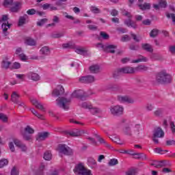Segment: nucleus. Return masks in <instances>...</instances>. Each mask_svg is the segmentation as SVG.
<instances>
[{
    "mask_svg": "<svg viewBox=\"0 0 175 175\" xmlns=\"http://www.w3.org/2000/svg\"><path fill=\"white\" fill-rule=\"evenodd\" d=\"M71 98H78L81 100H85L88 98V94L83 90H75L72 93Z\"/></svg>",
    "mask_w": 175,
    "mask_h": 175,
    "instance_id": "obj_9",
    "label": "nucleus"
},
{
    "mask_svg": "<svg viewBox=\"0 0 175 175\" xmlns=\"http://www.w3.org/2000/svg\"><path fill=\"white\" fill-rule=\"evenodd\" d=\"M25 43L28 46H36V42L35 41V40H33L32 38H27L25 40Z\"/></svg>",
    "mask_w": 175,
    "mask_h": 175,
    "instance_id": "obj_38",
    "label": "nucleus"
},
{
    "mask_svg": "<svg viewBox=\"0 0 175 175\" xmlns=\"http://www.w3.org/2000/svg\"><path fill=\"white\" fill-rule=\"evenodd\" d=\"M75 53L83 55V54H85V50H84L83 48H77L75 49Z\"/></svg>",
    "mask_w": 175,
    "mask_h": 175,
    "instance_id": "obj_50",
    "label": "nucleus"
},
{
    "mask_svg": "<svg viewBox=\"0 0 175 175\" xmlns=\"http://www.w3.org/2000/svg\"><path fill=\"white\" fill-rule=\"evenodd\" d=\"M156 81L159 84H167L172 83V77L166 71L163 70L157 73L156 76Z\"/></svg>",
    "mask_w": 175,
    "mask_h": 175,
    "instance_id": "obj_1",
    "label": "nucleus"
},
{
    "mask_svg": "<svg viewBox=\"0 0 175 175\" xmlns=\"http://www.w3.org/2000/svg\"><path fill=\"white\" fill-rule=\"evenodd\" d=\"M24 140L29 141L31 140L32 136L31 135H28L26 133H22Z\"/></svg>",
    "mask_w": 175,
    "mask_h": 175,
    "instance_id": "obj_54",
    "label": "nucleus"
},
{
    "mask_svg": "<svg viewBox=\"0 0 175 175\" xmlns=\"http://www.w3.org/2000/svg\"><path fill=\"white\" fill-rule=\"evenodd\" d=\"M159 32V30L158 29H153L150 33V38H155L157 36H158V33Z\"/></svg>",
    "mask_w": 175,
    "mask_h": 175,
    "instance_id": "obj_45",
    "label": "nucleus"
},
{
    "mask_svg": "<svg viewBox=\"0 0 175 175\" xmlns=\"http://www.w3.org/2000/svg\"><path fill=\"white\" fill-rule=\"evenodd\" d=\"M170 129L172 131V133H175V124L174 122H170Z\"/></svg>",
    "mask_w": 175,
    "mask_h": 175,
    "instance_id": "obj_61",
    "label": "nucleus"
},
{
    "mask_svg": "<svg viewBox=\"0 0 175 175\" xmlns=\"http://www.w3.org/2000/svg\"><path fill=\"white\" fill-rule=\"evenodd\" d=\"M18 99H20V96L16 92H13L11 95V100L13 103L18 104Z\"/></svg>",
    "mask_w": 175,
    "mask_h": 175,
    "instance_id": "obj_25",
    "label": "nucleus"
},
{
    "mask_svg": "<svg viewBox=\"0 0 175 175\" xmlns=\"http://www.w3.org/2000/svg\"><path fill=\"white\" fill-rule=\"evenodd\" d=\"M79 81L83 84H90L91 83H94L95 81V77L92 75H88L85 77H80L79 78Z\"/></svg>",
    "mask_w": 175,
    "mask_h": 175,
    "instance_id": "obj_11",
    "label": "nucleus"
},
{
    "mask_svg": "<svg viewBox=\"0 0 175 175\" xmlns=\"http://www.w3.org/2000/svg\"><path fill=\"white\" fill-rule=\"evenodd\" d=\"M165 166H166V161H157V165H156V167L157 168L165 167Z\"/></svg>",
    "mask_w": 175,
    "mask_h": 175,
    "instance_id": "obj_46",
    "label": "nucleus"
},
{
    "mask_svg": "<svg viewBox=\"0 0 175 175\" xmlns=\"http://www.w3.org/2000/svg\"><path fill=\"white\" fill-rule=\"evenodd\" d=\"M99 69L100 68L98 65H93L90 67V71L92 73H98Z\"/></svg>",
    "mask_w": 175,
    "mask_h": 175,
    "instance_id": "obj_34",
    "label": "nucleus"
},
{
    "mask_svg": "<svg viewBox=\"0 0 175 175\" xmlns=\"http://www.w3.org/2000/svg\"><path fill=\"white\" fill-rule=\"evenodd\" d=\"M47 21H49V20L47 18H42V19H40V21H38L37 22V25L38 27H43V25L47 23Z\"/></svg>",
    "mask_w": 175,
    "mask_h": 175,
    "instance_id": "obj_44",
    "label": "nucleus"
},
{
    "mask_svg": "<svg viewBox=\"0 0 175 175\" xmlns=\"http://www.w3.org/2000/svg\"><path fill=\"white\" fill-rule=\"evenodd\" d=\"M100 36H101V38H103V39H104L105 40H107V39H109V34L103 32V31H101L100 33Z\"/></svg>",
    "mask_w": 175,
    "mask_h": 175,
    "instance_id": "obj_60",
    "label": "nucleus"
},
{
    "mask_svg": "<svg viewBox=\"0 0 175 175\" xmlns=\"http://www.w3.org/2000/svg\"><path fill=\"white\" fill-rule=\"evenodd\" d=\"M132 129L133 135L139 136V135H140V130L142 129V126L139 124H135V123H133Z\"/></svg>",
    "mask_w": 175,
    "mask_h": 175,
    "instance_id": "obj_20",
    "label": "nucleus"
},
{
    "mask_svg": "<svg viewBox=\"0 0 175 175\" xmlns=\"http://www.w3.org/2000/svg\"><path fill=\"white\" fill-rule=\"evenodd\" d=\"M0 24H1V29L4 36H8L9 35L8 29H10V27H12V24L9 23V16L8 15H2L1 18H0Z\"/></svg>",
    "mask_w": 175,
    "mask_h": 175,
    "instance_id": "obj_2",
    "label": "nucleus"
},
{
    "mask_svg": "<svg viewBox=\"0 0 175 175\" xmlns=\"http://www.w3.org/2000/svg\"><path fill=\"white\" fill-rule=\"evenodd\" d=\"M65 93V89L62 85H58L56 89L53 90L52 95L53 96H59Z\"/></svg>",
    "mask_w": 175,
    "mask_h": 175,
    "instance_id": "obj_17",
    "label": "nucleus"
},
{
    "mask_svg": "<svg viewBox=\"0 0 175 175\" xmlns=\"http://www.w3.org/2000/svg\"><path fill=\"white\" fill-rule=\"evenodd\" d=\"M147 61H148V59L146 57L144 56H141V57L133 60L132 63L133 64H138V62H147Z\"/></svg>",
    "mask_w": 175,
    "mask_h": 175,
    "instance_id": "obj_29",
    "label": "nucleus"
},
{
    "mask_svg": "<svg viewBox=\"0 0 175 175\" xmlns=\"http://www.w3.org/2000/svg\"><path fill=\"white\" fill-rule=\"evenodd\" d=\"M159 5L160 8H166L167 6V3L166 0H159Z\"/></svg>",
    "mask_w": 175,
    "mask_h": 175,
    "instance_id": "obj_55",
    "label": "nucleus"
},
{
    "mask_svg": "<svg viewBox=\"0 0 175 175\" xmlns=\"http://www.w3.org/2000/svg\"><path fill=\"white\" fill-rule=\"evenodd\" d=\"M11 175H18V171L16 168V167H13L11 170Z\"/></svg>",
    "mask_w": 175,
    "mask_h": 175,
    "instance_id": "obj_62",
    "label": "nucleus"
},
{
    "mask_svg": "<svg viewBox=\"0 0 175 175\" xmlns=\"http://www.w3.org/2000/svg\"><path fill=\"white\" fill-rule=\"evenodd\" d=\"M98 142H99V143H100V144H103V146H105V147H107V148H111V145H110L109 143H107V142H106V140H105V139L99 138Z\"/></svg>",
    "mask_w": 175,
    "mask_h": 175,
    "instance_id": "obj_35",
    "label": "nucleus"
},
{
    "mask_svg": "<svg viewBox=\"0 0 175 175\" xmlns=\"http://www.w3.org/2000/svg\"><path fill=\"white\" fill-rule=\"evenodd\" d=\"M134 156L135 159H140V158H142L143 161H146V159H147V155L143 153H135Z\"/></svg>",
    "mask_w": 175,
    "mask_h": 175,
    "instance_id": "obj_32",
    "label": "nucleus"
},
{
    "mask_svg": "<svg viewBox=\"0 0 175 175\" xmlns=\"http://www.w3.org/2000/svg\"><path fill=\"white\" fill-rule=\"evenodd\" d=\"M122 14L123 16H125L126 17H128L129 19L124 21L125 25L128 27H131V28H133V29H136L137 28V25L136 24V22L132 21L131 18H132V15L131 14V12L126 11V10H123L122 11Z\"/></svg>",
    "mask_w": 175,
    "mask_h": 175,
    "instance_id": "obj_4",
    "label": "nucleus"
},
{
    "mask_svg": "<svg viewBox=\"0 0 175 175\" xmlns=\"http://www.w3.org/2000/svg\"><path fill=\"white\" fill-rule=\"evenodd\" d=\"M31 103L37 109H39V110H41L42 111H44V107H43V105H41L40 103H39L36 99L31 100Z\"/></svg>",
    "mask_w": 175,
    "mask_h": 175,
    "instance_id": "obj_24",
    "label": "nucleus"
},
{
    "mask_svg": "<svg viewBox=\"0 0 175 175\" xmlns=\"http://www.w3.org/2000/svg\"><path fill=\"white\" fill-rule=\"evenodd\" d=\"M0 120L3 121V122H8V116L3 113H0Z\"/></svg>",
    "mask_w": 175,
    "mask_h": 175,
    "instance_id": "obj_58",
    "label": "nucleus"
},
{
    "mask_svg": "<svg viewBox=\"0 0 175 175\" xmlns=\"http://www.w3.org/2000/svg\"><path fill=\"white\" fill-rule=\"evenodd\" d=\"M81 175H92V174L91 173V170L85 168V170H83Z\"/></svg>",
    "mask_w": 175,
    "mask_h": 175,
    "instance_id": "obj_64",
    "label": "nucleus"
},
{
    "mask_svg": "<svg viewBox=\"0 0 175 175\" xmlns=\"http://www.w3.org/2000/svg\"><path fill=\"white\" fill-rule=\"evenodd\" d=\"M139 44H131L129 46L130 50H132L133 51H137L139 50Z\"/></svg>",
    "mask_w": 175,
    "mask_h": 175,
    "instance_id": "obj_48",
    "label": "nucleus"
},
{
    "mask_svg": "<svg viewBox=\"0 0 175 175\" xmlns=\"http://www.w3.org/2000/svg\"><path fill=\"white\" fill-rule=\"evenodd\" d=\"M118 100L120 103H135L133 98L128 96H118Z\"/></svg>",
    "mask_w": 175,
    "mask_h": 175,
    "instance_id": "obj_13",
    "label": "nucleus"
},
{
    "mask_svg": "<svg viewBox=\"0 0 175 175\" xmlns=\"http://www.w3.org/2000/svg\"><path fill=\"white\" fill-rule=\"evenodd\" d=\"M110 111L113 116H121L124 113V107L120 105L112 106L110 107Z\"/></svg>",
    "mask_w": 175,
    "mask_h": 175,
    "instance_id": "obj_10",
    "label": "nucleus"
},
{
    "mask_svg": "<svg viewBox=\"0 0 175 175\" xmlns=\"http://www.w3.org/2000/svg\"><path fill=\"white\" fill-rule=\"evenodd\" d=\"M138 6L141 10H150V9H151V4L150 3L139 4Z\"/></svg>",
    "mask_w": 175,
    "mask_h": 175,
    "instance_id": "obj_28",
    "label": "nucleus"
},
{
    "mask_svg": "<svg viewBox=\"0 0 175 175\" xmlns=\"http://www.w3.org/2000/svg\"><path fill=\"white\" fill-rule=\"evenodd\" d=\"M27 18H28V15L27 14H24V16H21L18 21V25L20 27H21V25H24V24H25Z\"/></svg>",
    "mask_w": 175,
    "mask_h": 175,
    "instance_id": "obj_30",
    "label": "nucleus"
},
{
    "mask_svg": "<svg viewBox=\"0 0 175 175\" xmlns=\"http://www.w3.org/2000/svg\"><path fill=\"white\" fill-rule=\"evenodd\" d=\"M13 0H5L3 2V5L5 8H10L11 6H13Z\"/></svg>",
    "mask_w": 175,
    "mask_h": 175,
    "instance_id": "obj_43",
    "label": "nucleus"
},
{
    "mask_svg": "<svg viewBox=\"0 0 175 175\" xmlns=\"http://www.w3.org/2000/svg\"><path fill=\"white\" fill-rule=\"evenodd\" d=\"M13 142L15 146L18 148H21L22 151H27V146L20 139H14Z\"/></svg>",
    "mask_w": 175,
    "mask_h": 175,
    "instance_id": "obj_18",
    "label": "nucleus"
},
{
    "mask_svg": "<svg viewBox=\"0 0 175 175\" xmlns=\"http://www.w3.org/2000/svg\"><path fill=\"white\" fill-rule=\"evenodd\" d=\"M169 51L172 54L174 55L175 54V46L174 45L170 46H169Z\"/></svg>",
    "mask_w": 175,
    "mask_h": 175,
    "instance_id": "obj_63",
    "label": "nucleus"
},
{
    "mask_svg": "<svg viewBox=\"0 0 175 175\" xmlns=\"http://www.w3.org/2000/svg\"><path fill=\"white\" fill-rule=\"evenodd\" d=\"M9 165V161L6 159H2L0 160V169L2 167H5V166H8Z\"/></svg>",
    "mask_w": 175,
    "mask_h": 175,
    "instance_id": "obj_36",
    "label": "nucleus"
},
{
    "mask_svg": "<svg viewBox=\"0 0 175 175\" xmlns=\"http://www.w3.org/2000/svg\"><path fill=\"white\" fill-rule=\"evenodd\" d=\"M112 142L116 143L117 144H120V146L122 145V142H121V139H120V137H113L112 138Z\"/></svg>",
    "mask_w": 175,
    "mask_h": 175,
    "instance_id": "obj_53",
    "label": "nucleus"
},
{
    "mask_svg": "<svg viewBox=\"0 0 175 175\" xmlns=\"http://www.w3.org/2000/svg\"><path fill=\"white\" fill-rule=\"evenodd\" d=\"M9 59L8 57H5L1 62V68L3 69H9L10 65H12V62H9Z\"/></svg>",
    "mask_w": 175,
    "mask_h": 175,
    "instance_id": "obj_23",
    "label": "nucleus"
},
{
    "mask_svg": "<svg viewBox=\"0 0 175 175\" xmlns=\"http://www.w3.org/2000/svg\"><path fill=\"white\" fill-rule=\"evenodd\" d=\"M62 36H64V33H56L51 35V38H53V39H58V38H62Z\"/></svg>",
    "mask_w": 175,
    "mask_h": 175,
    "instance_id": "obj_52",
    "label": "nucleus"
},
{
    "mask_svg": "<svg viewBox=\"0 0 175 175\" xmlns=\"http://www.w3.org/2000/svg\"><path fill=\"white\" fill-rule=\"evenodd\" d=\"M150 59H152V61H158V59H159V55L156 53H152L150 55Z\"/></svg>",
    "mask_w": 175,
    "mask_h": 175,
    "instance_id": "obj_56",
    "label": "nucleus"
},
{
    "mask_svg": "<svg viewBox=\"0 0 175 175\" xmlns=\"http://www.w3.org/2000/svg\"><path fill=\"white\" fill-rule=\"evenodd\" d=\"M27 14H28V16H34V14H36V10L33 8L29 9L27 11Z\"/></svg>",
    "mask_w": 175,
    "mask_h": 175,
    "instance_id": "obj_51",
    "label": "nucleus"
},
{
    "mask_svg": "<svg viewBox=\"0 0 175 175\" xmlns=\"http://www.w3.org/2000/svg\"><path fill=\"white\" fill-rule=\"evenodd\" d=\"M142 49L148 53H152L154 51V49H152V46L150 44H142Z\"/></svg>",
    "mask_w": 175,
    "mask_h": 175,
    "instance_id": "obj_27",
    "label": "nucleus"
},
{
    "mask_svg": "<svg viewBox=\"0 0 175 175\" xmlns=\"http://www.w3.org/2000/svg\"><path fill=\"white\" fill-rule=\"evenodd\" d=\"M97 47L101 49L103 51H105V53H111V54H114V53H116V49H117L115 44H103L100 43L97 44Z\"/></svg>",
    "mask_w": 175,
    "mask_h": 175,
    "instance_id": "obj_7",
    "label": "nucleus"
},
{
    "mask_svg": "<svg viewBox=\"0 0 175 175\" xmlns=\"http://www.w3.org/2000/svg\"><path fill=\"white\" fill-rule=\"evenodd\" d=\"M49 136H50V133L49 132H40L36 135V140H37V142H44Z\"/></svg>",
    "mask_w": 175,
    "mask_h": 175,
    "instance_id": "obj_14",
    "label": "nucleus"
},
{
    "mask_svg": "<svg viewBox=\"0 0 175 175\" xmlns=\"http://www.w3.org/2000/svg\"><path fill=\"white\" fill-rule=\"evenodd\" d=\"M90 112L92 113V114H99V113H100V109H99L98 108H94L92 107V108H90Z\"/></svg>",
    "mask_w": 175,
    "mask_h": 175,
    "instance_id": "obj_47",
    "label": "nucleus"
},
{
    "mask_svg": "<svg viewBox=\"0 0 175 175\" xmlns=\"http://www.w3.org/2000/svg\"><path fill=\"white\" fill-rule=\"evenodd\" d=\"M118 165V160L117 159H111L108 163V166H116Z\"/></svg>",
    "mask_w": 175,
    "mask_h": 175,
    "instance_id": "obj_42",
    "label": "nucleus"
},
{
    "mask_svg": "<svg viewBox=\"0 0 175 175\" xmlns=\"http://www.w3.org/2000/svg\"><path fill=\"white\" fill-rule=\"evenodd\" d=\"M88 162L89 165L90 166H92V167H96V166L98 165V163H96V161L95 159H94V158H92V157H90L88 159Z\"/></svg>",
    "mask_w": 175,
    "mask_h": 175,
    "instance_id": "obj_33",
    "label": "nucleus"
},
{
    "mask_svg": "<svg viewBox=\"0 0 175 175\" xmlns=\"http://www.w3.org/2000/svg\"><path fill=\"white\" fill-rule=\"evenodd\" d=\"M51 53V51H50V48H49V46H43L40 50V54H41V55H43L44 57L50 55Z\"/></svg>",
    "mask_w": 175,
    "mask_h": 175,
    "instance_id": "obj_22",
    "label": "nucleus"
},
{
    "mask_svg": "<svg viewBox=\"0 0 175 175\" xmlns=\"http://www.w3.org/2000/svg\"><path fill=\"white\" fill-rule=\"evenodd\" d=\"M26 76L29 80H32L33 81H39L40 80V75L35 72H29Z\"/></svg>",
    "mask_w": 175,
    "mask_h": 175,
    "instance_id": "obj_15",
    "label": "nucleus"
},
{
    "mask_svg": "<svg viewBox=\"0 0 175 175\" xmlns=\"http://www.w3.org/2000/svg\"><path fill=\"white\" fill-rule=\"evenodd\" d=\"M57 151L59 154H62L63 155H73V150L64 144L58 145Z\"/></svg>",
    "mask_w": 175,
    "mask_h": 175,
    "instance_id": "obj_5",
    "label": "nucleus"
},
{
    "mask_svg": "<svg viewBox=\"0 0 175 175\" xmlns=\"http://www.w3.org/2000/svg\"><path fill=\"white\" fill-rule=\"evenodd\" d=\"M45 167H46V165H44V163H41L38 170L36 172V174L37 175H43V170H44Z\"/></svg>",
    "mask_w": 175,
    "mask_h": 175,
    "instance_id": "obj_37",
    "label": "nucleus"
},
{
    "mask_svg": "<svg viewBox=\"0 0 175 175\" xmlns=\"http://www.w3.org/2000/svg\"><path fill=\"white\" fill-rule=\"evenodd\" d=\"M91 12H92V13H94L95 14H98L99 13H100V10H99V8H96V7H91Z\"/></svg>",
    "mask_w": 175,
    "mask_h": 175,
    "instance_id": "obj_57",
    "label": "nucleus"
},
{
    "mask_svg": "<svg viewBox=\"0 0 175 175\" xmlns=\"http://www.w3.org/2000/svg\"><path fill=\"white\" fill-rule=\"evenodd\" d=\"M53 155L51 154V152L50 151H46L44 154V159H45V161H50Z\"/></svg>",
    "mask_w": 175,
    "mask_h": 175,
    "instance_id": "obj_39",
    "label": "nucleus"
},
{
    "mask_svg": "<svg viewBox=\"0 0 175 175\" xmlns=\"http://www.w3.org/2000/svg\"><path fill=\"white\" fill-rule=\"evenodd\" d=\"M85 167H84V165L83 163H79L77 165L74 169V172L75 174H80L81 175L83 172H84Z\"/></svg>",
    "mask_w": 175,
    "mask_h": 175,
    "instance_id": "obj_19",
    "label": "nucleus"
},
{
    "mask_svg": "<svg viewBox=\"0 0 175 175\" xmlns=\"http://www.w3.org/2000/svg\"><path fill=\"white\" fill-rule=\"evenodd\" d=\"M145 109L146 111H152V110H154V105L151 103H148L146 105Z\"/></svg>",
    "mask_w": 175,
    "mask_h": 175,
    "instance_id": "obj_49",
    "label": "nucleus"
},
{
    "mask_svg": "<svg viewBox=\"0 0 175 175\" xmlns=\"http://www.w3.org/2000/svg\"><path fill=\"white\" fill-rule=\"evenodd\" d=\"M131 73H135V68H133V67H124L116 70L113 72V76L115 79H117V77H120L121 75Z\"/></svg>",
    "mask_w": 175,
    "mask_h": 175,
    "instance_id": "obj_3",
    "label": "nucleus"
},
{
    "mask_svg": "<svg viewBox=\"0 0 175 175\" xmlns=\"http://www.w3.org/2000/svg\"><path fill=\"white\" fill-rule=\"evenodd\" d=\"M63 49H73L75 44L73 42H68L62 44Z\"/></svg>",
    "mask_w": 175,
    "mask_h": 175,
    "instance_id": "obj_40",
    "label": "nucleus"
},
{
    "mask_svg": "<svg viewBox=\"0 0 175 175\" xmlns=\"http://www.w3.org/2000/svg\"><path fill=\"white\" fill-rule=\"evenodd\" d=\"M165 136V132L162 131V129L161 127H157L154 129V133H153V137H152V141L155 144H158L159 143V141L157 137L161 138V137H164Z\"/></svg>",
    "mask_w": 175,
    "mask_h": 175,
    "instance_id": "obj_8",
    "label": "nucleus"
},
{
    "mask_svg": "<svg viewBox=\"0 0 175 175\" xmlns=\"http://www.w3.org/2000/svg\"><path fill=\"white\" fill-rule=\"evenodd\" d=\"M25 133H29V135H32L35 133V130H33V129H32L31 126H27L25 129Z\"/></svg>",
    "mask_w": 175,
    "mask_h": 175,
    "instance_id": "obj_41",
    "label": "nucleus"
},
{
    "mask_svg": "<svg viewBox=\"0 0 175 175\" xmlns=\"http://www.w3.org/2000/svg\"><path fill=\"white\" fill-rule=\"evenodd\" d=\"M67 134L72 137H78L79 136H81V131L80 130H74L68 131Z\"/></svg>",
    "mask_w": 175,
    "mask_h": 175,
    "instance_id": "obj_26",
    "label": "nucleus"
},
{
    "mask_svg": "<svg viewBox=\"0 0 175 175\" xmlns=\"http://www.w3.org/2000/svg\"><path fill=\"white\" fill-rule=\"evenodd\" d=\"M121 42H129L131 40V37L128 35H124L121 38Z\"/></svg>",
    "mask_w": 175,
    "mask_h": 175,
    "instance_id": "obj_59",
    "label": "nucleus"
},
{
    "mask_svg": "<svg viewBox=\"0 0 175 175\" xmlns=\"http://www.w3.org/2000/svg\"><path fill=\"white\" fill-rule=\"evenodd\" d=\"M80 106L83 107V109H86L88 110H90V109L92 108V105H91V103L88 102H83L80 104Z\"/></svg>",
    "mask_w": 175,
    "mask_h": 175,
    "instance_id": "obj_31",
    "label": "nucleus"
},
{
    "mask_svg": "<svg viewBox=\"0 0 175 175\" xmlns=\"http://www.w3.org/2000/svg\"><path fill=\"white\" fill-rule=\"evenodd\" d=\"M42 8L43 9V10H48V9H49V10L51 12L53 11H55V10H59V9L54 5H53V4H50V3H45L44 5H42Z\"/></svg>",
    "mask_w": 175,
    "mask_h": 175,
    "instance_id": "obj_21",
    "label": "nucleus"
},
{
    "mask_svg": "<svg viewBox=\"0 0 175 175\" xmlns=\"http://www.w3.org/2000/svg\"><path fill=\"white\" fill-rule=\"evenodd\" d=\"M57 105L64 110H68L70 105V99L65 97L59 98L56 100Z\"/></svg>",
    "mask_w": 175,
    "mask_h": 175,
    "instance_id": "obj_6",
    "label": "nucleus"
},
{
    "mask_svg": "<svg viewBox=\"0 0 175 175\" xmlns=\"http://www.w3.org/2000/svg\"><path fill=\"white\" fill-rule=\"evenodd\" d=\"M132 128H133V122H130L129 125L124 129L123 132L124 135H126L127 136H133V130Z\"/></svg>",
    "mask_w": 175,
    "mask_h": 175,
    "instance_id": "obj_16",
    "label": "nucleus"
},
{
    "mask_svg": "<svg viewBox=\"0 0 175 175\" xmlns=\"http://www.w3.org/2000/svg\"><path fill=\"white\" fill-rule=\"evenodd\" d=\"M21 6H23V2L14 1L12 5L10 6V10L12 13H17V12L21 10Z\"/></svg>",
    "mask_w": 175,
    "mask_h": 175,
    "instance_id": "obj_12",
    "label": "nucleus"
}]
</instances>
